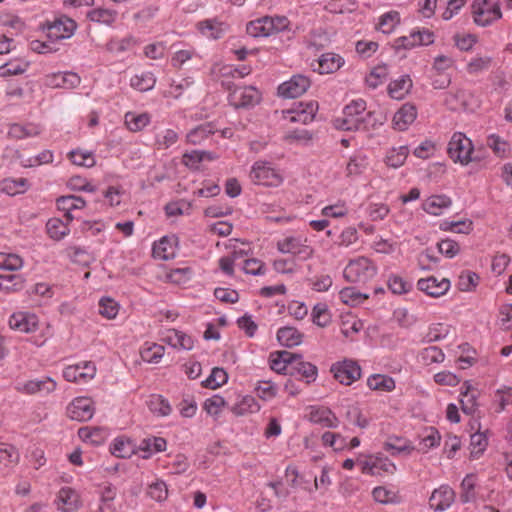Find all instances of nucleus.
Segmentation results:
<instances>
[{"mask_svg":"<svg viewBox=\"0 0 512 512\" xmlns=\"http://www.w3.org/2000/svg\"><path fill=\"white\" fill-rule=\"evenodd\" d=\"M472 15L475 24L486 27L502 18L499 0H474Z\"/></svg>","mask_w":512,"mask_h":512,"instance_id":"obj_1","label":"nucleus"},{"mask_svg":"<svg viewBox=\"0 0 512 512\" xmlns=\"http://www.w3.org/2000/svg\"><path fill=\"white\" fill-rule=\"evenodd\" d=\"M365 110L366 102L363 99L352 101L344 108V117L337 120V122H341L338 127L348 131L366 130L367 126L363 116Z\"/></svg>","mask_w":512,"mask_h":512,"instance_id":"obj_2","label":"nucleus"},{"mask_svg":"<svg viewBox=\"0 0 512 512\" xmlns=\"http://www.w3.org/2000/svg\"><path fill=\"white\" fill-rule=\"evenodd\" d=\"M377 272L376 266L366 257L351 260L344 269V278L351 283H366Z\"/></svg>","mask_w":512,"mask_h":512,"instance_id":"obj_3","label":"nucleus"},{"mask_svg":"<svg viewBox=\"0 0 512 512\" xmlns=\"http://www.w3.org/2000/svg\"><path fill=\"white\" fill-rule=\"evenodd\" d=\"M289 21L286 17H263L247 24V33L253 37L270 36L288 28Z\"/></svg>","mask_w":512,"mask_h":512,"instance_id":"obj_4","label":"nucleus"},{"mask_svg":"<svg viewBox=\"0 0 512 512\" xmlns=\"http://www.w3.org/2000/svg\"><path fill=\"white\" fill-rule=\"evenodd\" d=\"M473 151L472 141L461 132L453 134L447 147L449 157L454 162H459L462 165H468L475 160V158L472 157Z\"/></svg>","mask_w":512,"mask_h":512,"instance_id":"obj_5","label":"nucleus"},{"mask_svg":"<svg viewBox=\"0 0 512 512\" xmlns=\"http://www.w3.org/2000/svg\"><path fill=\"white\" fill-rule=\"evenodd\" d=\"M223 85L230 91L229 101L236 108H247L258 104L261 100L260 92L253 86L239 87L232 90L231 83Z\"/></svg>","mask_w":512,"mask_h":512,"instance_id":"obj_6","label":"nucleus"},{"mask_svg":"<svg viewBox=\"0 0 512 512\" xmlns=\"http://www.w3.org/2000/svg\"><path fill=\"white\" fill-rule=\"evenodd\" d=\"M250 178L253 183L264 186H278L282 183V177L266 161H257L252 166Z\"/></svg>","mask_w":512,"mask_h":512,"instance_id":"obj_7","label":"nucleus"},{"mask_svg":"<svg viewBox=\"0 0 512 512\" xmlns=\"http://www.w3.org/2000/svg\"><path fill=\"white\" fill-rule=\"evenodd\" d=\"M318 111V103L315 101L295 103L289 110L283 111L284 118L291 123H310L314 120Z\"/></svg>","mask_w":512,"mask_h":512,"instance_id":"obj_8","label":"nucleus"},{"mask_svg":"<svg viewBox=\"0 0 512 512\" xmlns=\"http://www.w3.org/2000/svg\"><path fill=\"white\" fill-rule=\"evenodd\" d=\"M331 372L341 384L351 385L361 377V368L353 360H344L332 365Z\"/></svg>","mask_w":512,"mask_h":512,"instance_id":"obj_9","label":"nucleus"},{"mask_svg":"<svg viewBox=\"0 0 512 512\" xmlns=\"http://www.w3.org/2000/svg\"><path fill=\"white\" fill-rule=\"evenodd\" d=\"M310 85L311 81L305 75H293L290 80L279 85L278 95L283 98H297L303 95Z\"/></svg>","mask_w":512,"mask_h":512,"instance_id":"obj_10","label":"nucleus"},{"mask_svg":"<svg viewBox=\"0 0 512 512\" xmlns=\"http://www.w3.org/2000/svg\"><path fill=\"white\" fill-rule=\"evenodd\" d=\"M434 42L433 32L423 29L411 31L409 35L399 37L394 42L396 49H412L420 45H430Z\"/></svg>","mask_w":512,"mask_h":512,"instance_id":"obj_11","label":"nucleus"},{"mask_svg":"<svg viewBox=\"0 0 512 512\" xmlns=\"http://www.w3.org/2000/svg\"><path fill=\"white\" fill-rule=\"evenodd\" d=\"M45 29L48 38L57 41L71 37L76 29V23L72 19L65 17L56 19L53 22H47Z\"/></svg>","mask_w":512,"mask_h":512,"instance_id":"obj_12","label":"nucleus"},{"mask_svg":"<svg viewBox=\"0 0 512 512\" xmlns=\"http://www.w3.org/2000/svg\"><path fill=\"white\" fill-rule=\"evenodd\" d=\"M277 247L280 252L293 254L301 260H307L313 255V248L296 237H287L279 241Z\"/></svg>","mask_w":512,"mask_h":512,"instance_id":"obj_13","label":"nucleus"},{"mask_svg":"<svg viewBox=\"0 0 512 512\" xmlns=\"http://www.w3.org/2000/svg\"><path fill=\"white\" fill-rule=\"evenodd\" d=\"M67 414L72 420L88 421L94 415V406L90 398L79 397L72 401L67 407Z\"/></svg>","mask_w":512,"mask_h":512,"instance_id":"obj_14","label":"nucleus"},{"mask_svg":"<svg viewBox=\"0 0 512 512\" xmlns=\"http://www.w3.org/2000/svg\"><path fill=\"white\" fill-rule=\"evenodd\" d=\"M96 367L92 362L70 365L63 371L64 378L69 382H87L94 378Z\"/></svg>","mask_w":512,"mask_h":512,"instance_id":"obj_15","label":"nucleus"},{"mask_svg":"<svg viewBox=\"0 0 512 512\" xmlns=\"http://www.w3.org/2000/svg\"><path fill=\"white\" fill-rule=\"evenodd\" d=\"M9 326L21 333H33L39 327L38 317L33 313L17 312L10 316Z\"/></svg>","mask_w":512,"mask_h":512,"instance_id":"obj_16","label":"nucleus"},{"mask_svg":"<svg viewBox=\"0 0 512 512\" xmlns=\"http://www.w3.org/2000/svg\"><path fill=\"white\" fill-rule=\"evenodd\" d=\"M417 288L428 296L436 298L444 295L449 290L450 280L447 278L438 280L434 276H429L427 278L419 279L417 282Z\"/></svg>","mask_w":512,"mask_h":512,"instance_id":"obj_17","label":"nucleus"},{"mask_svg":"<svg viewBox=\"0 0 512 512\" xmlns=\"http://www.w3.org/2000/svg\"><path fill=\"white\" fill-rule=\"evenodd\" d=\"M454 491L449 486L435 489L429 499V504L435 511H443L450 507L454 501Z\"/></svg>","mask_w":512,"mask_h":512,"instance_id":"obj_18","label":"nucleus"},{"mask_svg":"<svg viewBox=\"0 0 512 512\" xmlns=\"http://www.w3.org/2000/svg\"><path fill=\"white\" fill-rule=\"evenodd\" d=\"M417 117L416 106L411 103H405L395 113L393 117V126L396 130L405 131Z\"/></svg>","mask_w":512,"mask_h":512,"instance_id":"obj_19","label":"nucleus"},{"mask_svg":"<svg viewBox=\"0 0 512 512\" xmlns=\"http://www.w3.org/2000/svg\"><path fill=\"white\" fill-rule=\"evenodd\" d=\"M80 82L81 78L73 72L55 73L46 79V84L52 88L74 89Z\"/></svg>","mask_w":512,"mask_h":512,"instance_id":"obj_20","label":"nucleus"},{"mask_svg":"<svg viewBox=\"0 0 512 512\" xmlns=\"http://www.w3.org/2000/svg\"><path fill=\"white\" fill-rule=\"evenodd\" d=\"M85 205V200L75 195L61 196L57 199V207L65 212L64 218L67 222H71L74 219L72 215L74 210L83 209Z\"/></svg>","mask_w":512,"mask_h":512,"instance_id":"obj_21","label":"nucleus"},{"mask_svg":"<svg viewBox=\"0 0 512 512\" xmlns=\"http://www.w3.org/2000/svg\"><path fill=\"white\" fill-rule=\"evenodd\" d=\"M317 70L320 74H330L338 71L344 64V59L335 53H325L317 61Z\"/></svg>","mask_w":512,"mask_h":512,"instance_id":"obj_22","label":"nucleus"},{"mask_svg":"<svg viewBox=\"0 0 512 512\" xmlns=\"http://www.w3.org/2000/svg\"><path fill=\"white\" fill-rule=\"evenodd\" d=\"M413 82L408 74L401 76L388 85V94L391 98L402 100L412 89Z\"/></svg>","mask_w":512,"mask_h":512,"instance_id":"obj_23","label":"nucleus"},{"mask_svg":"<svg viewBox=\"0 0 512 512\" xmlns=\"http://www.w3.org/2000/svg\"><path fill=\"white\" fill-rule=\"evenodd\" d=\"M79 496L73 489L64 487L58 492L56 504L58 509L70 512L78 507Z\"/></svg>","mask_w":512,"mask_h":512,"instance_id":"obj_24","label":"nucleus"},{"mask_svg":"<svg viewBox=\"0 0 512 512\" xmlns=\"http://www.w3.org/2000/svg\"><path fill=\"white\" fill-rule=\"evenodd\" d=\"M177 238L163 237L153 247V255L161 260H169L175 257Z\"/></svg>","mask_w":512,"mask_h":512,"instance_id":"obj_25","label":"nucleus"},{"mask_svg":"<svg viewBox=\"0 0 512 512\" xmlns=\"http://www.w3.org/2000/svg\"><path fill=\"white\" fill-rule=\"evenodd\" d=\"M310 421L328 428L338 427L339 420L331 410L325 408L314 409L310 412Z\"/></svg>","mask_w":512,"mask_h":512,"instance_id":"obj_26","label":"nucleus"},{"mask_svg":"<svg viewBox=\"0 0 512 512\" xmlns=\"http://www.w3.org/2000/svg\"><path fill=\"white\" fill-rule=\"evenodd\" d=\"M167 442L162 437H148L141 441L138 449L144 454L143 459H148L153 453L162 452L166 450Z\"/></svg>","mask_w":512,"mask_h":512,"instance_id":"obj_27","label":"nucleus"},{"mask_svg":"<svg viewBox=\"0 0 512 512\" xmlns=\"http://www.w3.org/2000/svg\"><path fill=\"white\" fill-rule=\"evenodd\" d=\"M369 161L368 157L363 153H356L350 157L347 166L348 177H358L362 175L368 168Z\"/></svg>","mask_w":512,"mask_h":512,"instance_id":"obj_28","label":"nucleus"},{"mask_svg":"<svg viewBox=\"0 0 512 512\" xmlns=\"http://www.w3.org/2000/svg\"><path fill=\"white\" fill-rule=\"evenodd\" d=\"M303 335L294 327H282L277 332V340L285 347L291 348L301 344Z\"/></svg>","mask_w":512,"mask_h":512,"instance_id":"obj_29","label":"nucleus"},{"mask_svg":"<svg viewBox=\"0 0 512 512\" xmlns=\"http://www.w3.org/2000/svg\"><path fill=\"white\" fill-rule=\"evenodd\" d=\"M111 453L119 458H128L136 451V445L125 437H118L110 447Z\"/></svg>","mask_w":512,"mask_h":512,"instance_id":"obj_30","label":"nucleus"},{"mask_svg":"<svg viewBox=\"0 0 512 512\" xmlns=\"http://www.w3.org/2000/svg\"><path fill=\"white\" fill-rule=\"evenodd\" d=\"M451 199L446 195H434L426 199L423 203V209L432 215H439L442 209L451 205Z\"/></svg>","mask_w":512,"mask_h":512,"instance_id":"obj_31","label":"nucleus"},{"mask_svg":"<svg viewBox=\"0 0 512 512\" xmlns=\"http://www.w3.org/2000/svg\"><path fill=\"white\" fill-rule=\"evenodd\" d=\"M198 28L202 35L212 39H219L226 30V25L222 22L208 19L199 22Z\"/></svg>","mask_w":512,"mask_h":512,"instance_id":"obj_32","label":"nucleus"},{"mask_svg":"<svg viewBox=\"0 0 512 512\" xmlns=\"http://www.w3.org/2000/svg\"><path fill=\"white\" fill-rule=\"evenodd\" d=\"M464 386L465 390L461 392L462 398L460 399L461 409L465 414L471 415L476 411L477 394L468 382H465Z\"/></svg>","mask_w":512,"mask_h":512,"instance_id":"obj_33","label":"nucleus"},{"mask_svg":"<svg viewBox=\"0 0 512 512\" xmlns=\"http://www.w3.org/2000/svg\"><path fill=\"white\" fill-rule=\"evenodd\" d=\"M317 367L310 362H305L301 359L296 361L291 370H289L288 374L294 375L298 374L307 379V383L314 381L317 377Z\"/></svg>","mask_w":512,"mask_h":512,"instance_id":"obj_34","label":"nucleus"},{"mask_svg":"<svg viewBox=\"0 0 512 512\" xmlns=\"http://www.w3.org/2000/svg\"><path fill=\"white\" fill-rule=\"evenodd\" d=\"M367 385L372 390L390 392L395 389V381L392 377L375 374L368 378Z\"/></svg>","mask_w":512,"mask_h":512,"instance_id":"obj_35","label":"nucleus"},{"mask_svg":"<svg viewBox=\"0 0 512 512\" xmlns=\"http://www.w3.org/2000/svg\"><path fill=\"white\" fill-rule=\"evenodd\" d=\"M29 67V62L23 59H14L0 66V76L8 77L23 74Z\"/></svg>","mask_w":512,"mask_h":512,"instance_id":"obj_36","label":"nucleus"},{"mask_svg":"<svg viewBox=\"0 0 512 512\" xmlns=\"http://www.w3.org/2000/svg\"><path fill=\"white\" fill-rule=\"evenodd\" d=\"M408 154L409 149L407 146L392 148L385 157V163L391 168H399L404 164Z\"/></svg>","mask_w":512,"mask_h":512,"instance_id":"obj_37","label":"nucleus"},{"mask_svg":"<svg viewBox=\"0 0 512 512\" xmlns=\"http://www.w3.org/2000/svg\"><path fill=\"white\" fill-rule=\"evenodd\" d=\"M165 348L162 345L146 343L140 351L143 361L147 363H158L164 355Z\"/></svg>","mask_w":512,"mask_h":512,"instance_id":"obj_38","label":"nucleus"},{"mask_svg":"<svg viewBox=\"0 0 512 512\" xmlns=\"http://www.w3.org/2000/svg\"><path fill=\"white\" fill-rule=\"evenodd\" d=\"M68 223H64L59 218L49 219L46 228L49 236L54 240H61L69 233Z\"/></svg>","mask_w":512,"mask_h":512,"instance_id":"obj_39","label":"nucleus"},{"mask_svg":"<svg viewBox=\"0 0 512 512\" xmlns=\"http://www.w3.org/2000/svg\"><path fill=\"white\" fill-rule=\"evenodd\" d=\"M24 287V278L19 274L0 275V290L15 292Z\"/></svg>","mask_w":512,"mask_h":512,"instance_id":"obj_40","label":"nucleus"},{"mask_svg":"<svg viewBox=\"0 0 512 512\" xmlns=\"http://www.w3.org/2000/svg\"><path fill=\"white\" fill-rule=\"evenodd\" d=\"M259 409L260 406L254 397L245 396L239 403L235 404L231 410L236 416H243L248 413L257 412Z\"/></svg>","mask_w":512,"mask_h":512,"instance_id":"obj_41","label":"nucleus"},{"mask_svg":"<svg viewBox=\"0 0 512 512\" xmlns=\"http://www.w3.org/2000/svg\"><path fill=\"white\" fill-rule=\"evenodd\" d=\"M339 295L342 302L350 306L361 304L368 298L367 294L357 291L354 287L343 288Z\"/></svg>","mask_w":512,"mask_h":512,"instance_id":"obj_42","label":"nucleus"},{"mask_svg":"<svg viewBox=\"0 0 512 512\" xmlns=\"http://www.w3.org/2000/svg\"><path fill=\"white\" fill-rule=\"evenodd\" d=\"M388 75L387 65H378L371 70L365 81L370 88L375 89L387 79Z\"/></svg>","mask_w":512,"mask_h":512,"instance_id":"obj_43","label":"nucleus"},{"mask_svg":"<svg viewBox=\"0 0 512 512\" xmlns=\"http://www.w3.org/2000/svg\"><path fill=\"white\" fill-rule=\"evenodd\" d=\"M155 83L156 79L150 72L135 75L130 80L131 86L141 92L151 90Z\"/></svg>","mask_w":512,"mask_h":512,"instance_id":"obj_44","label":"nucleus"},{"mask_svg":"<svg viewBox=\"0 0 512 512\" xmlns=\"http://www.w3.org/2000/svg\"><path fill=\"white\" fill-rule=\"evenodd\" d=\"M27 179L19 178V179H4L1 182V191L8 195H16L19 193H23L27 188Z\"/></svg>","mask_w":512,"mask_h":512,"instance_id":"obj_45","label":"nucleus"},{"mask_svg":"<svg viewBox=\"0 0 512 512\" xmlns=\"http://www.w3.org/2000/svg\"><path fill=\"white\" fill-rule=\"evenodd\" d=\"M214 132L215 129L212 123H204L191 130L187 134V139L190 143L196 145Z\"/></svg>","mask_w":512,"mask_h":512,"instance_id":"obj_46","label":"nucleus"},{"mask_svg":"<svg viewBox=\"0 0 512 512\" xmlns=\"http://www.w3.org/2000/svg\"><path fill=\"white\" fill-rule=\"evenodd\" d=\"M312 320L319 327H326L331 322V315L325 303H317L312 310Z\"/></svg>","mask_w":512,"mask_h":512,"instance_id":"obj_47","label":"nucleus"},{"mask_svg":"<svg viewBox=\"0 0 512 512\" xmlns=\"http://www.w3.org/2000/svg\"><path fill=\"white\" fill-rule=\"evenodd\" d=\"M149 120V116L146 113L136 115L129 112L125 115V124L133 132L142 130L149 123Z\"/></svg>","mask_w":512,"mask_h":512,"instance_id":"obj_48","label":"nucleus"},{"mask_svg":"<svg viewBox=\"0 0 512 512\" xmlns=\"http://www.w3.org/2000/svg\"><path fill=\"white\" fill-rule=\"evenodd\" d=\"M488 444L487 437L481 432H477L471 435L470 440V456L472 458H478L486 449Z\"/></svg>","mask_w":512,"mask_h":512,"instance_id":"obj_49","label":"nucleus"},{"mask_svg":"<svg viewBox=\"0 0 512 512\" xmlns=\"http://www.w3.org/2000/svg\"><path fill=\"white\" fill-rule=\"evenodd\" d=\"M68 156L72 163L78 166L90 168L96 163L92 153L89 151L73 150Z\"/></svg>","mask_w":512,"mask_h":512,"instance_id":"obj_50","label":"nucleus"},{"mask_svg":"<svg viewBox=\"0 0 512 512\" xmlns=\"http://www.w3.org/2000/svg\"><path fill=\"white\" fill-rule=\"evenodd\" d=\"M23 266V260L17 254L0 252V269L15 271Z\"/></svg>","mask_w":512,"mask_h":512,"instance_id":"obj_51","label":"nucleus"},{"mask_svg":"<svg viewBox=\"0 0 512 512\" xmlns=\"http://www.w3.org/2000/svg\"><path fill=\"white\" fill-rule=\"evenodd\" d=\"M39 133L40 131L35 126H22L20 124L11 125L8 131V135L14 139H23L25 137L36 136Z\"/></svg>","mask_w":512,"mask_h":512,"instance_id":"obj_52","label":"nucleus"},{"mask_svg":"<svg viewBox=\"0 0 512 512\" xmlns=\"http://www.w3.org/2000/svg\"><path fill=\"white\" fill-rule=\"evenodd\" d=\"M228 380L226 371L222 368L215 367L212 369L210 376L203 382L205 387L215 389L225 384Z\"/></svg>","mask_w":512,"mask_h":512,"instance_id":"obj_53","label":"nucleus"},{"mask_svg":"<svg viewBox=\"0 0 512 512\" xmlns=\"http://www.w3.org/2000/svg\"><path fill=\"white\" fill-rule=\"evenodd\" d=\"M479 282V276L472 271L462 272L458 280V288L460 291L469 292L472 291Z\"/></svg>","mask_w":512,"mask_h":512,"instance_id":"obj_54","label":"nucleus"},{"mask_svg":"<svg viewBox=\"0 0 512 512\" xmlns=\"http://www.w3.org/2000/svg\"><path fill=\"white\" fill-rule=\"evenodd\" d=\"M373 498L375 501L381 504L397 503L399 497L396 492L388 490L385 487H375L372 491Z\"/></svg>","mask_w":512,"mask_h":512,"instance_id":"obj_55","label":"nucleus"},{"mask_svg":"<svg viewBox=\"0 0 512 512\" xmlns=\"http://www.w3.org/2000/svg\"><path fill=\"white\" fill-rule=\"evenodd\" d=\"M87 16L93 22H99L109 25L114 22L116 12L108 9L97 8L89 11Z\"/></svg>","mask_w":512,"mask_h":512,"instance_id":"obj_56","label":"nucleus"},{"mask_svg":"<svg viewBox=\"0 0 512 512\" xmlns=\"http://www.w3.org/2000/svg\"><path fill=\"white\" fill-rule=\"evenodd\" d=\"M119 311L118 303L112 298L104 297L99 301V313L107 319H113Z\"/></svg>","mask_w":512,"mask_h":512,"instance_id":"obj_57","label":"nucleus"},{"mask_svg":"<svg viewBox=\"0 0 512 512\" xmlns=\"http://www.w3.org/2000/svg\"><path fill=\"white\" fill-rule=\"evenodd\" d=\"M422 361L427 364L440 363L444 360V353L437 346L424 348L420 353Z\"/></svg>","mask_w":512,"mask_h":512,"instance_id":"obj_58","label":"nucleus"},{"mask_svg":"<svg viewBox=\"0 0 512 512\" xmlns=\"http://www.w3.org/2000/svg\"><path fill=\"white\" fill-rule=\"evenodd\" d=\"M192 204L185 200L170 202L165 206L166 215L169 217L189 214Z\"/></svg>","mask_w":512,"mask_h":512,"instance_id":"obj_59","label":"nucleus"},{"mask_svg":"<svg viewBox=\"0 0 512 512\" xmlns=\"http://www.w3.org/2000/svg\"><path fill=\"white\" fill-rule=\"evenodd\" d=\"M178 140V134L172 129H166L156 136V145L159 150L168 149Z\"/></svg>","mask_w":512,"mask_h":512,"instance_id":"obj_60","label":"nucleus"},{"mask_svg":"<svg viewBox=\"0 0 512 512\" xmlns=\"http://www.w3.org/2000/svg\"><path fill=\"white\" fill-rule=\"evenodd\" d=\"M399 13L396 11H390L381 16L379 21V29L383 33H390L394 27L399 23Z\"/></svg>","mask_w":512,"mask_h":512,"instance_id":"obj_61","label":"nucleus"},{"mask_svg":"<svg viewBox=\"0 0 512 512\" xmlns=\"http://www.w3.org/2000/svg\"><path fill=\"white\" fill-rule=\"evenodd\" d=\"M440 229L443 231H454L457 233L468 234L472 229L471 221H444L440 225Z\"/></svg>","mask_w":512,"mask_h":512,"instance_id":"obj_62","label":"nucleus"},{"mask_svg":"<svg viewBox=\"0 0 512 512\" xmlns=\"http://www.w3.org/2000/svg\"><path fill=\"white\" fill-rule=\"evenodd\" d=\"M438 251L448 258L455 257L460 252L459 244L452 239H444L437 244Z\"/></svg>","mask_w":512,"mask_h":512,"instance_id":"obj_63","label":"nucleus"},{"mask_svg":"<svg viewBox=\"0 0 512 512\" xmlns=\"http://www.w3.org/2000/svg\"><path fill=\"white\" fill-rule=\"evenodd\" d=\"M495 402L498 405L496 412H502L508 405H512V389H498L495 395Z\"/></svg>","mask_w":512,"mask_h":512,"instance_id":"obj_64","label":"nucleus"}]
</instances>
